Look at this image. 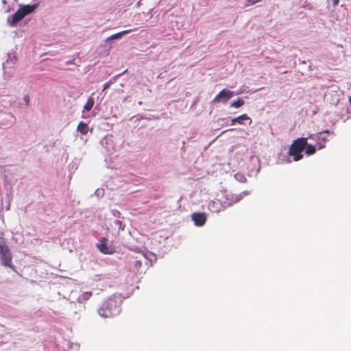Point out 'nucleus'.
<instances>
[{"label": "nucleus", "mask_w": 351, "mask_h": 351, "mask_svg": "<svg viewBox=\"0 0 351 351\" xmlns=\"http://www.w3.org/2000/svg\"><path fill=\"white\" fill-rule=\"evenodd\" d=\"M114 223H115V224L118 225L119 226H122V223H122V221H119V220H116V221H114Z\"/></svg>", "instance_id": "23"}, {"label": "nucleus", "mask_w": 351, "mask_h": 351, "mask_svg": "<svg viewBox=\"0 0 351 351\" xmlns=\"http://www.w3.org/2000/svg\"><path fill=\"white\" fill-rule=\"evenodd\" d=\"M77 130L82 134L85 135L88 132V126L86 123L81 121L77 125Z\"/></svg>", "instance_id": "11"}, {"label": "nucleus", "mask_w": 351, "mask_h": 351, "mask_svg": "<svg viewBox=\"0 0 351 351\" xmlns=\"http://www.w3.org/2000/svg\"><path fill=\"white\" fill-rule=\"evenodd\" d=\"M339 2V0H332L333 5H337Z\"/></svg>", "instance_id": "24"}, {"label": "nucleus", "mask_w": 351, "mask_h": 351, "mask_svg": "<svg viewBox=\"0 0 351 351\" xmlns=\"http://www.w3.org/2000/svg\"><path fill=\"white\" fill-rule=\"evenodd\" d=\"M97 247L101 253L105 254H112L115 252L114 247L109 244L108 239L105 237L100 239Z\"/></svg>", "instance_id": "5"}, {"label": "nucleus", "mask_w": 351, "mask_h": 351, "mask_svg": "<svg viewBox=\"0 0 351 351\" xmlns=\"http://www.w3.org/2000/svg\"><path fill=\"white\" fill-rule=\"evenodd\" d=\"M94 104V99L93 97H89L84 106V110L90 111L93 108Z\"/></svg>", "instance_id": "15"}, {"label": "nucleus", "mask_w": 351, "mask_h": 351, "mask_svg": "<svg viewBox=\"0 0 351 351\" xmlns=\"http://www.w3.org/2000/svg\"><path fill=\"white\" fill-rule=\"evenodd\" d=\"M191 219L197 226H202L205 224L207 217L205 213H193L191 215Z\"/></svg>", "instance_id": "9"}, {"label": "nucleus", "mask_w": 351, "mask_h": 351, "mask_svg": "<svg viewBox=\"0 0 351 351\" xmlns=\"http://www.w3.org/2000/svg\"><path fill=\"white\" fill-rule=\"evenodd\" d=\"M0 257L1 264L11 268L12 270L15 269V266L12 263V255L7 245L4 243H0Z\"/></svg>", "instance_id": "4"}, {"label": "nucleus", "mask_w": 351, "mask_h": 351, "mask_svg": "<svg viewBox=\"0 0 351 351\" xmlns=\"http://www.w3.org/2000/svg\"><path fill=\"white\" fill-rule=\"evenodd\" d=\"M234 96V93L228 89H223L211 101V104H217L222 102L226 104L230 99Z\"/></svg>", "instance_id": "6"}, {"label": "nucleus", "mask_w": 351, "mask_h": 351, "mask_svg": "<svg viewBox=\"0 0 351 351\" xmlns=\"http://www.w3.org/2000/svg\"><path fill=\"white\" fill-rule=\"evenodd\" d=\"M134 267L138 270L142 266V262L140 260H135L134 262Z\"/></svg>", "instance_id": "18"}, {"label": "nucleus", "mask_w": 351, "mask_h": 351, "mask_svg": "<svg viewBox=\"0 0 351 351\" xmlns=\"http://www.w3.org/2000/svg\"><path fill=\"white\" fill-rule=\"evenodd\" d=\"M120 312V305L116 296L108 298L99 308V315L104 317H112Z\"/></svg>", "instance_id": "1"}, {"label": "nucleus", "mask_w": 351, "mask_h": 351, "mask_svg": "<svg viewBox=\"0 0 351 351\" xmlns=\"http://www.w3.org/2000/svg\"><path fill=\"white\" fill-rule=\"evenodd\" d=\"M244 103L245 102L243 99H238L237 101L232 102L230 104V107L238 108H240L241 106H243Z\"/></svg>", "instance_id": "17"}, {"label": "nucleus", "mask_w": 351, "mask_h": 351, "mask_svg": "<svg viewBox=\"0 0 351 351\" xmlns=\"http://www.w3.org/2000/svg\"><path fill=\"white\" fill-rule=\"evenodd\" d=\"M113 83V81L112 80H109L108 82H106L104 84V88H103V90H106L107 88H108L111 84H112Z\"/></svg>", "instance_id": "19"}, {"label": "nucleus", "mask_w": 351, "mask_h": 351, "mask_svg": "<svg viewBox=\"0 0 351 351\" xmlns=\"http://www.w3.org/2000/svg\"><path fill=\"white\" fill-rule=\"evenodd\" d=\"M92 295V292L86 291L82 293L77 298V301L80 303H83L85 301L88 300Z\"/></svg>", "instance_id": "12"}, {"label": "nucleus", "mask_w": 351, "mask_h": 351, "mask_svg": "<svg viewBox=\"0 0 351 351\" xmlns=\"http://www.w3.org/2000/svg\"><path fill=\"white\" fill-rule=\"evenodd\" d=\"M125 226L122 223V226H119V230H123Z\"/></svg>", "instance_id": "26"}, {"label": "nucleus", "mask_w": 351, "mask_h": 351, "mask_svg": "<svg viewBox=\"0 0 351 351\" xmlns=\"http://www.w3.org/2000/svg\"><path fill=\"white\" fill-rule=\"evenodd\" d=\"M324 144H321V143H319V145H318V148H319V149H322V148H324Z\"/></svg>", "instance_id": "25"}, {"label": "nucleus", "mask_w": 351, "mask_h": 351, "mask_svg": "<svg viewBox=\"0 0 351 351\" xmlns=\"http://www.w3.org/2000/svg\"><path fill=\"white\" fill-rule=\"evenodd\" d=\"M245 120H250V124L252 123L251 118L246 114H243L236 118H234L231 120L232 125H234L236 122L239 124H243V121Z\"/></svg>", "instance_id": "10"}, {"label": "nucleus", "mask_w": 351, "mask_h": 351, "mask_svg": "<svg viewBox=\"0 0 351 351\" xmlns=\"http://www.w3.org/2000/svg\"><path fill=\"white\" fill-rule=\"evenodd\" d=\"M36 5H26L20 8L12 16V20L9 21L10 25H15L18 22L22 20L25 16L34 12L36 9Z\"/></svg>", "instance_id": "3"}, {"label": "nucleus", "mask_w": 351, "mask_h": 351, "mask_svg": "<svg viewBox=\"0 0 351 351\" xmlns=\"http://www.w3.org/2000/svg\"><path fill=\"white\" fill-rule=\"evenodd\" d=\"M305 154L308 156L312 155L315 153L316 149L315 147L313 145H308L307 143V145L305 147Z\"/></svg>", "instance_id": "16"}, {"label": "nucleus", "mask_w": 351, "mask_h": 351, "mask_svg": "<svg viewBox=\"0 0 351 351\" xmlns=\"http://www.w3.org/2000/svg\"><path fill=\"white\" fill-rule=\"evenodd\" d=\"M241 198L242 196L241 195H235L225 193L224 199L222 200V202H223V204L226 208H227L228 207H230L233 204L239 202L241 199Z\"/></svg>", "instance_id": "7"}, {"label": "nucleus", "mask_w": 351, "mask_h": 351, "mask_svg": "<svg viewBox=\"0 0 351 351\" xmlns=\"http://www.w3.org/2000/svg\"><path fill=\"white\" fill-rule=\"evenodd\" d=\"M349 102H350V104L351 105V97H349Z\"/></svg>", "instance_id": "27"}, {"label": "nucleus", "mask_w": 351, "mask_h": 351, "mask_svg": "<svg viewBox=\"0 0 351 351\" xmlns=\"http://www.w3.org/2000/svg\"><path fill=\"white\" fill-rule=\"evenodd\" d=\"M24 100H25L26 104L28 105L29 102V96L28 95H25L24 97Z\"/></svg>", "instance_id": "22"}, {"label": "nucleus", "mask_w": 351, "mask_h": 351, "mask_svg": "<svg viewBox=\"0 0 351 351\" xmlns=\"http://www.w3.org/2000/svg\"><path fill=\"white\" fill-rule=\"evenodd\" d=\"M329 130H324L323 132H319L317 133L315 137L313 136H311L309 138H313L314 140L315 139H322L324 143L328 141L327 138L325 137V136H322V134H324V133H326V134H329Z\"/></svg>", "instance_id": "14"}, {"label": "nucleus", "mask_w": 351, "mask_h": 351, "mask_svg": "<svg viewBox=\"0 0 351 351\" xmlns=\"http://www.w3.org/2000/svg\"><path fill=\"white\" fill-rule=\"evenodd\" d=\"M262 0H247L249 5H254L256 3L261 1Z\"/></svg>", "instance_id": "21"}, {"label": "nucleus", "mask_w": 351, "mask_h": 351, "mask_svg": "<svg viewBox=\"0 0 351 351\" xmlns=\"http://www.w3.org/2000/svg\"><path fill=\"white\" fill-rule=\"evenodd\" d=\"M208 208L212 213H219L226 208L223 202L219 199H215L210 201L208 205Z\"/></svg>", "instance_id": "8"}, {"label": "nucleus", "mask_w": 351, "mask_h": 351, "mask_svg": "<svg viewBox=\"0 0 351 351\" xmlns=\"http://www.w3.org/2000/svg\"><path fill=\"white\" fill-rule=\"evenodd\" d=\"M234 177H235V178H236L237 180H239V181H241V182H242L243 179H244V180H245V178H244V176H243L242 174H241V173H236V174L234 175Z\"/></svg>", "instance_id": "20"}, {"label": "nucleus", "mask_w": 351, "mask_h": 351, "mask_svg": "<svg viewBox=\"0 0 351 351\" xmlns=\"http://www.w3.org/2000/svg\"><path fill=\"white\" fill-rule=\"evenodd\" d=\"M307 145V138H299L295 140L291 145L289 154L293 156L295 161H298L303 158L302 152Z\"/></svg>", "instance_id": "2"}, {"label": "nucleus", "mask_w": 351, "mask_h": 351, "mask_svg": "<svg viewBox=\"0 0 351 351\" xmlns=\"http://www.w3.org/2000/svg\"><path fill=\"white\" fill-rule=\"evenodd\" d=\"M132 32V29L124 30V31H122L121 32H119V33H117V34H114L112 35L107 40L117 39V38H119L121 36H123L125 34H129V33H130Z\"/></svg>", "instance_id": "13"}]
</instances>
